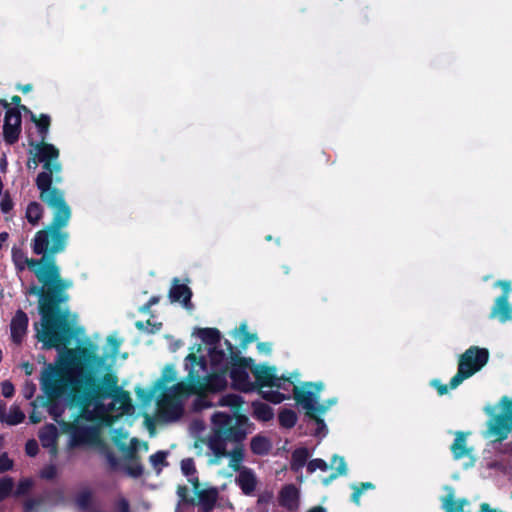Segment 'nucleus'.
<instances>
[{"label":"nucleus","mask_w":512,"mask_h":512,"mask_svg":"<svg viewBox=\"0 0 512 512\" xmlns=\"http://www.w3.org/2000/svg\"><path fill=\"white\" fill-rule=\"evenodd\" d=\"M274 498L273 492L264 491L258 497V506L261 510H266L267 506L272 502Z\"/></svg>","instance_id":"40"},{"label":"nucleus","mask_w":512,"mask_h":512,"mask_svg":"<svg viewBox=\"0 0 512 512\" xmlns=\"http://www.w3.org/2000/svg\"><path fill=\"white\" fill-rule=\"evenodd\" d=\"M65 227L67 225L55 224V221H52L45 229L39 230L32 241L33 252L36 255H54L62 252L69 238V234L63 230Z\"/></svg>","instance_id":"7"},{"label":"nucleus","mask_w":512,"mask_h":512,"mask_svg":"<svg viewBox=\"0 0 512 512\" xmlns=\"http://www.w3.org/2000/svg\"><path fill=\"white\" fill-rule=\"evenodd\" d=\"M45 144H46V143H44V142L39 143V145H45ZM37 146H38V144H36V145L34 146L35 157H36L37 159H33V160H29V161H28V164H27V165H28V167H29V168H34V169H35V168L37 167V165H38V162H41V161L39 160L38 151H37Z\"/></svg>","instance_id":"56"},{"label":"nucleus","mask_w":512,"mask_h":512,"mask_svg":"<svg viewBox=\"0 0 512 512\" xmlns=\"http://www.w3.org/2000/svg\"><path fill=\"white\" fill-rule=\"evenodd\" d=\"M121 342L122 341L116 336L108 337L107 344L110 347V352L113 357L118 353Z\"/></svg>","instance_id":"44"},{"label":"nucleus","mask_w":512,"mask_h":512,"mask_svg":"<svg viewBox=\"0 0 512 512\" xmlns=\"http://www.w3.org/2000/svg\"><path fill=\"white\" fill-rule=\"evenodd\" d=\"M214 372L209 374L205 361L194 353L186 357L188 375L185 381L179 382L169 389L158 402L159 415L167 420L178 419L183 413V401L192 393L205 390L221 391L227 385L226 373L229 368V358L225 353L212 350L210 352Z\"/></svg>","instance_id":"2"},{"label":"nucleus","mask_w":512,"mask_h":512,"mask_svg":"<svg viewBox=\"0 0 512 512\" xmlns=\"http://www.w3.org/2000/svg\"><path fill=\"white\" fill-rule=\"evenodd\" d=\"M12 207V200L8 196H5L0 200V208L4 213L9 212L12 209Z\"/></svg>","instance_id":"52"},{"label":"nucleus","mask_w":512,"mask_h":512,"mask_svg":"<svg viewBox=\"0 0 512 512\" xmlns=\"http://www.w3.org/2000/svg\"><path fill=\"white\" fill-rule=\"evenodd\" d=\"M331 468L336 470V472H337L336 474L332 475L333 477H336L338 475H345L347 472V466H346L344 459L337 455H335L332 458Z\"/></svg>","instance_id":"37"},{"label":"nucleus","mask_w":512,"mask_h":512,"mask_svg":"<svg viewBox=\"0 0 512 512\" xmlns=\"http://www.w3.org/2000/svg\"><path fill=\"white\" fill-rule=\"evenodd\" d=\"M329 468L328 464L322 459H313L308 462L307 470L309 473H313L316 470L327 471Z\"/></svg>","instance_id":"39"},{"label":"nucleus","mask_w":512,"mask_h":512,"mask_svg":"<svg viewBox=\"0 0 512 512\" xmlns=\"http://www.w3.org/2000/svg\"><path fill=\"white\" fill-rule=\"evenodd\" d=\"M28 321L29 320L26 313H24L22 310H18L15 313L10 323L11 338L13 342L17 344L22 342V339L27 332Z\"/></svg>","instance_id":"17"},{"label":"nucleus","mask_w":512,"mask_h":512,"mask_svg":"<svg viewBox=\"0 0 512 512\" xmlns=\"http://www.w3.org/2000/svg\"><path fill=\"white\" fill-rule=\"evenodd\" d=\"M30 420L32 423H39L41 421V417L39 414H37L36 412H33L31 415H30Z\"/></svg>","instance_id":"64"},{"label":"nucleus","mask_w":512,"mask_h":512,"mask_svg":"<svg viewBox=\"0 0 512 512\" xmlns=\"http://www.w3.org/2000/svg\"><path fill=\"white\" fill-rule=\"evenodd\" d=\"M39 280L49 291L61 292L72 286V282L64 280L60 276V269L55 260H46L44 257L37 260L32 270Z\"/></svg>","instance_id":"10"},{"label":"nucleus","mask_w":512,"mask_h":512,"mask_svg":"<svg viewBox=\"0 0 512 512\" xmlns=\"http://www.w3.org/2000/svg\"><path fill=\"white\" fill-rule=\"evenodd\" d=\"M452 453L455 458H463L470 454V449L466 445V435L462 432L455 434L454 443L451 446Z\"/></svg>","instance_id":"22"},{"label":"nucleus","mask_w":512,"mask_h":512,"mask_svg":"<svg viewBox=\"0 0 512 512\" xmlns=\"http://www.w3.org/2000/svg\"><path fill=\"white\" fill-rule=\"evenodd\" d=\"M496 285L504 290L503 295H509V292L511 290V283L509 281H498Z\"/></svg>","instance_id":"58"},{"label":"nucleus","mask_w":512,"mask_h":512,"mask_svg":"<svg viewBox=\"0 0 512 512\" xmlns=\"http://www.w3.org/2000/svg\"><path fill=\"white\" fill-rule=\"evenodd\" d=\"M43 287L31 286L27 293L39 296V313L41 321L35 324L37 339L43 343L44 348H60L66 346L71 338V326L64 316H53L54 303L50 292Z\"/></svg>","instance_id":"4"},{"label":"nucleus","mask_w":512,"mask_h":512,"mask_svg":"<svg viewBox=\"0 0 512 512\" xmlns=\"http://www.w3.org/2000/svg\"><path fill=\"white\" fill-rule=\"evenodd\" d=\"M38 156L43 163L44 171L36 178V185L40 191L39 198L53 211L55 224L68 225L71 218V209L64 198V193L58 188L52 187V182H60L58 174L61 172V164L57 160L59 150L52 144L38 145Z\"/></svg>","instance_id":"3"},{"label":"nucleus","mask_w":512,"mask_h":512,"mask_svg":"<svg viewBox=\"0 0 512 512\" xmlns=\"http://www.w3.org/2000/svg\"><path fill=\"white\" fill-rule=\"evenodd\" d=\"M93 492L88 487L80 488L75 496V502L80 509H87L92 502Z\"/></svg>","instance_id":"28"},{"label":"nucleus","mask_w":512,"mask_h":512,"mask_svg":"<svg viewBox=\"0 0 512 512\" xmlns=\"http://www.w3.org/2000/svg\"><path fill=\"white\" fill-rule=\"evenodd\" d=\"M40 386L50 399L66 397L73 420H59L56 407H51L50 414L70 435L72 445L96 443L100 424L111 425L134 410L129 393L118 387L115 375L106 373L98 382L92 371L63 360L44 367Z\"/></svg>","instance_id":"1"},{"label":"nucleus","mask_w":512,"mask_h":512,"mask_svg":"<svg viewBox=\"0 0 512 512\" xmlns=\"http://www.w3.org/2000/svg\"><path fill=\"white\" fill-rule=\"evenodd\" d=\"M309 457V452L306 448L296 449L292 454L291 466L294 470L302 468Z\"/></svg>","instance_id":"29"},{"label":"nucleus","mask_w":512,"mask_h":512,"mask_svg":"<svg viewBox=\"0 0 512 512\" xmlns=\"http://www.w3.org/2000/svg\"><path fill=\"white\" fill-rule=\"evenodd\" d=\"M310 416H311L312 420L314 421L315 425L317 426L316 427V435H324L325 434L324 422L321 419H319L318 417L313 416L312 414Z\"/></svg>","instance_id":"53"},{"label":"nucleus","mask_w":512,"mask_h":512,"mask_svg":"<svg viewBox=\"0 0 512 512\" xmlns=\"http://www.w3.org/2000/svg\"><path fill=\"white\" fill-rule=\"evenodd\" d=\"M25 451L29 456H35L38 452V444L35 440H29L26 443Z\"/></svg>","instance_id":"51"},{"label":"nucleus","mask_w":512,"mask_h":512,"mask_svg":"<svg viewBox=\"0 0 512 512\" xmlns=\"http://www.w3.org/2000/svg\"><path fill=\"white\" fill-rule=\"evenodd\" d=\"M189 481L193 484L195 494L191 503L197 506L201 512H211L218 499V489L215 487H200L197 478H191Z\"/></svg>","instance_id":"12"},{"label":"nucleus","mask_w":512,"mask_h":512,"mask_svg":"<svg viewBox=\"0 0 512 512\" xmlns=\"http://www.w3.org/2000/svg\"><path fill=\"white\" fill-rule=\"evenodd\" d=\"M12 260L18 271H23L25 268L33 270L37 264V260L28 258L21 249L15 247L12 249Z\"/></svg>","instance_id":"21"},{"label":"nucleus","mask_w":512,"mask_h":512,"mask_svg":"<svg viewBox=\"0 0 512 512\" xmlns=\"http://www.w3.org/2000/svg\"><path fill=\"white\" fill-rule=\"evenodd\" d=\"M195 333L208 344H214L220 339L219 331L213 328L198 329Z\"/></svg>","instance_id":"31"},{"label":"nucleus","mask_w":512,"mask_h":512,"mask_svg":"<svg viewBox=\"0 0 512 512\" xmlns=\"http://www.w3.org/2000/svg\"><path fill=\"white\" fill-rule=\"evenodd\" d=\"M277 501L286 510L295 511L299 508L300 492L294 484L284 485L278 492Z\"/></svg>","instance_id":"15"},{"label":"nucleus","mask_w":512,"mask_h":512,"mask_svg":"<svg viewBox=\"0 0 512 512\" xmlns=\"http://www.w3.org/2000/svg\"><path fill=\"white\" fill-rule=\"evenodd\" d=\"M22 368L25 371L26 375H32L34 371L33 365L28 362L23 363Z\"/></svg>","instance_id":"62"},{"label":"nucleus","mask_w":512,"mask_h":512,"mask_svg":"<svg viewBox=\"0 0 512 512\" xmlns=\"http://www.w3.org/2000/svg\"><path fill=\"white\" fill-rule=\"evenodd\" d=\"M230 376L233 386L243 392H249L255 389L256 385L251 381L247 368L243 365H234L231 369Z\"/></svg>","instance_id":"16"},{"label":"nucleus","mask_w":512,"mask_h":512,"mask_svg":"<svg viewBox=\"0 0 512 512\" xmlns=\"http://www.w3.org/2000/svg\"><path fill=\"white\" fill-rule=\"evenodd\" d=\"M250 433L249 420L245 415L224 412H215L211 417V435L209 447L214 452L215 459L211 463L217 464L226 455V442L240 443Z\"/></svg>","instance_id":"5"},{"label":"nucleus","mask_w":512,"mask_h":512,"mask_svg":"<svg viewBox=\"0 0 512 512\" xmlns=\"http://www.w3.org/2000/svg\"><path fill=\"white\" fill-rule=\"evenodd\" d=\"M32 484H33V482L31 479H28V478L22 479L17 485V488L15 490V495L21 496V495L26 494L31 489Z\"/></svg>","instance_id":"42"},{"label":"nucleus","mask_w":512,"mask_h":512,"mask_svg":"<svg viewBox=\"0 0 512 512\" xmlns=\"http://www.w3.org/2000/svg\"><path fill=\"white\" fill-rule=\"evenodd\" d=\"M434 386L437 387L439 394L443 395L448 392V388L446 385H437V382H433Z\"/></svg>","instance_id":"63"},{"label":"nucleus","mask_w":512,"mask_h":512,"mask_svg":"<svg viewBox=\"0 0 512 512\" xmlns=\"http://www.w3.org/2000/svg\"><path fill=\"white\" fill-rule=\"evenodd\" d=\"M242 403V400L239 396L235 394H227L222 396L219 399L218 405L219 406H228L232 408H238Z\"/></svg>","instance_id":"35"},{"label":"nucleus","mask_w":512,"mask_h":512,"mask_svg":"<svg viewBox=\"0 0 512 512\" xmlns=\"http://www.w3.org/2000/svg\"><path fill=\"white\" fill-rule=\"evenodd\" d=\"M13 486L14 482L12 478L4 477L0 479V501L11 493Z\"/></svg>","instance_id":"38"},{"label":"nucleus","mask_w":512,"mask_h":512,"mask_svg":"<svg viewBox=\"0 0 512 512\" xmlns=\"http://www.w3.org/2000/svg\"><path fill=\"white\" fill-rule=\"evenodd\" d=\"M40 501L37 499H28L24 504L25 512H32L38 505Z\"/></svg>","instance_id":"54"},{"label":"nucleus","mask_w":512,"mask_h":512,"mask_svg":"<svg viewBox=\"0 0 512 512\" xmlns=\"http://www.w3.org/2000/svg\"><path fill=\"white\" fill-rule=\"evenodd\" d=\"M238 472L236 477L237 484L245 495H252L258 483L255 473L247 467H242Z\"/></svg>","instance_id":"18"},{"label":"nucleus","mask_w":512,"mask_h":512,"mask_svg":"<svg viewBox=\"0 0 512 512\" xmlns=\"http://www.w3.org/2000/svg\"><path fill=\"white\" fill-rule=\"evenodd\" d=\"M250 447L253 453L264 455L270 451L271 443L266 437L258 435L252 438Z\"/></svg>","instance_id":"25"},{"label":"nucleus","mask_w":512,"mask_h":512,"mask_svg":"<svg viewBox=\"0 0 512 512\" xmlns=\"http://www.w3.org/2000/svg\"><path fill=\"white\" fill-rule=\"evenodd\" d=\"M158 301H159L158 297H152L146 305H144L143 307L140 308V310L142 312H147L150 309V307L152 305L158 303Z\"/></svg>","instance_id":"59"},{"label":"nucleus","mask_w":512,"mask_h":512,"mask_svg":"<svg viewBox=\"0 0 512 512\" xmlns=\"http://www.w3.org/2000/svg\"><path fill=\"white\" fill-rule=\"evenodd\" d=\"M226 456H228L230 459L229 466L234 470L240 471V469L242 468L240 464L244 459L243 446L240 445L239 443H236V446L232 451H226ZM223 457H225V455Z\"/></svg>","instance_id":"27"},{"label":"nucleus","mask_w":512,"mask_h":512,"mask_svg":"<svg viewBox=\"0 0 512 512\" xmlns=\"http://www.w3.org/2000/svg\"><path fill=\"white\" fill-rule=\"evenodd\" d=\"M210 392V390H205L202 392L195 393L197 395V398L194 401V409L195 410H202L205 408H209L212 406V404L207 400L206 393ZM216 391H211V393H215Z\"/></svg>","instance_id":"36"},{"label":"nucleus","mask_w":512,"mask_h":512,"mask_svg":"<svg viewBox=\"0 0 512 512\" xmlns=\"http://www.w3.org/2000/svg\"><path fill=\"white\" fill-rule=\"evenodd\" d=\"M57 437L58 431L56 426H54L53 424L44 426L39 432V439L41 441L42 446L45 448H49L53 455H55L57 452Z\"/></svg>","instance_id":"20"},{"label":"nucleus","mask_w":512,"mask_h":512,"mask_svg":"<svg viewBox=\"0 0 512 512\" xmlns=\"http://www.w3.org/2000/svg\"><path fill=\"white\" fill-rule=\"evenodd\" d=\"M2 394L6 398H11L14 394V386L9 381H4L1 385Z\"/></svg>","instance_id":"49"},{"label":"nucleus","mask_w":512,"mask_h":512,"mask_svg":"<svg viewBox=\"0 0 512 512\" xmlns=\"http://www.w3.org/2000/svg\"><path fill=\"white\" fill-rule=\"evenodd\" d=\"M57 473H58V470H57L56 466L49 465L41 471V477L50 480V479L55 478L57 476Z\"/></svg>","instance_id":"47"},{"label":"nucleus","mask_w":512,"mask_h":512,"mask_svg":"<svg viewBox=\"0 0 512 512\" xmlns=\"http://www.w3.org/2000/svg\"><path fill=\"white\" fill-rule=\"evenodd\" d=\"M13 461L8 458L7 454L0 456V473L8 471L12 468Z\"/></svg>","instance_id":"48"},{"label":"nucleus","mask_w":512,"mask_h":512,"mask_svg":"<svg viewBox=\"0 0 512 512\" xmlns=\"http://www.w3.org/2000/svg\"><path fill=\"white\" fill-rule=\"evenodd\" d=\"M491 317L498 318L501 322L512 320V306L508 303L507 295H502L496 299Z\"/></svg>","instance_id":"19"},{"label":"nucleus","mask_w":512,"mask_h":512,"mask_svg":"<svg viewBox=\"0 0 512 512\" xmlns=\"http://www.w3.org/2000/svg\"><path fill=\"white\" fill-rule=\"evenodd\" d=\"M489 353L484 348L472 346L467 349L459 358L458 371L451 379L449 386L455 389L465 379L478 372L488 361Z\"/></svg>","instance_id":"8"},{"label":"nucleus","mask_w":512,"mask_h":512,"mask_svg":"<svg viewBox=\"0 0 512 512\" xmlns=\"http://www.w3.org/2000/svg\"><path fill=\"white\" fill-rule=\"evenodd\" d=\"M484 412L488 416L484 436L495 441L506 439L512 432V397L503 396L496 404L486 405Z\"/></svg>","instance_id":"6"},{"label":"nucleus","mask_w":512,"mask_h":512,"mask_svg":"<svg viewBox=\"0 0 512 512\" xmlns=\"http://www.w3.org/2000/svg\"><path fill=\"white\" fill-rule=\"evenodd\" d=\"M21 126V115L18 111L10 109L6 112L3 134L8 144H13L18 140Z\"/></svg>","instance_id":"14"},{"label":"nucleus","mask_w":512,"mask_h":512,"mask_svg":"<svg viewBox=\"0 0 512 512\" xmlns=\"http://www.w3.org/2000/svg\"><path fill=\"white\" fill-rule=\"evenodd\" d=\"M127 438H128V434L127 433H124V432L119 431V430H115L113 432V440H114V442L119 447H121L124 451L126 450L125 449V441L127 440Z\"/></svg>","instance_id":"45"},{"label":"nucleus","mask_w":512,"mask_h":512,"mask_svg":"<svg viewBox=\"0 0 512 512\" xmlns=\"http://www.w3.org/2000/svg\"><path fill=\"white\" fill-rule=\"evenodd\" d=\"M258 349L260 352H263V353H270L271 351V346L269 343H259L258 344Z\"/></svg>","instance_id":"61"},{"label":"nucleus","mask_w":512,"mask_h":512,"mask_svg":"<svg viewBox=\"0 0 512 512\" xmlns=\"http://www.w3.org/2000/svg\"><path fill=\"white\" fill-rule=\"evenodd\" d=\"M322 385L313 383H305L302 386L293 385L294 398L298 404L307 410V414L311 415L312 412L323 413L327 407L318 404V394Z\"/></svg>","instance_id":"11"},{"label":"nucleus","mask_w":512,"mask_h":512,"mask_svg":"<svg viewBox=\"0 0 512 512\" xmlns=\"http://www.w3.org/2000/svg\"><path fill=\"white\" fill-rule=\"evenodd\" d=\"M44 213V209L38 202H31L26 208V219L32 225L38 224Z\"/></svg>","instance_id":"26"},{"label":"nucleus","mask_w":512,"mask_h":512,"mask_svg":"<svg viewBox=\"0 0 512 512\" xmlns=\"http://www.w3.org/2000/svg\"><path fill=\"white\" fill-rule=\"evenodd\" d=\"M35 122H36L37 126L39 127V130H40V133L42 136V140H44L46 137V134L48 132L49 125H50V118L47 115H41L38 120H35Z\"/></svg>","instance_id":"41"},{"label":"nucleus","mask_w":512,"mask_h":512,"mask_svg":"<svg viewBox=\"0 0 512 512\" xmlns=\"http://www.w3.org/2000/svg\"><path fill=\"white\" fill-rule=\"evenodd\" d=\"M246 328L247 327H246L245 324H243L241 326V328H240L241 331H243V340H242L243 345H246V344H248V343H250V342H252V341H254L256 339V337L254 335H248V333L246 331Z\"/></svg>","instance_id":"55"},{"label":"nucleus","mask_w":512,"mask_h":512,"mask_svg":"<svg viewBox=\"0 0 512 512\" xmlns=\"http://www.w3.org/2000/svg\"><path fill=\"white\" fill-rule=\"evenodd\" d=\"M36 391V385L32 382H26L23 388V396L26 399H31Z\"/></svg>","instance_id":"50"},{"label":"nucleus","mask_w":512,"mask_h":512,"mask_svg":"<svg viewBox=\"0 0 512 512\" xmlns=\"http://www.w3.org/2000/svg\"><path fill=\"white\" fill-rule=\"evenodd\" d=\"M139 445L140 442L136 438H132L129 447L124 452L123 469L132 477L141 476L143 473V466L136 456V450Z\"/></svg>","instance_id":"13"},{"label":"nucleus","mask_w":512,"mask_h":512,"mask_svg":"<svg viewBox=\"0 0 512 512\" xmlns=\"http://www.w3.org/2000/svg\"><path fill=\"white\" fill-rule=\"evenodd\" d=\"M445 490H446L447 494H446V496H444L442 498L443 508L446 511H449V510H462L464 504L466 503V501L465 500H460V501L457 502L455 500L454 490L451 487L447 486V487H445Z\"/></svg>","instance_id":"23"},{"label":"nucleus","mask_w":512,"mask_h":512,"mask_svg":"<svg viewBox=\"0 0 512 512\" xmlns=\"http://www.w3.org/2000/svg\"><path fill=\"white\" fill-rule=\"evenodd\" d=\"M181 470L186 476H192L195 473L194 461L191 458L181 461Z\"/></svg>","instance_id":"43"},{"label":"nucleus","mask_w":512,"mask_h":512,"mask_svg":"<svg viewBox=\"0 0 512 512\" xmlns=\"http://www.w3.org/2000/svg\"><path fill=\"white\" fill-rule=\"evenodd\" d=\"M116 512H130V505L126 498L118 497L115 502Z\"/></svg>","instance_id":"46"},{"label":"nucleus","mask_w":512,"mask_h":512,"mask_svg":"<svg viewBox=\"0 0 512 512\" xmlns=\"http://www.w3.org/2000/svg\"><path fill=\"white\" fill-rule=\"evenodd\" d=\"M279 421L283 427L291 428L296 424L297 416L292 410H283L279 414Z\"/></svg>","instance_id":"34"},{"label":"nucleus","mask_w":512,"mask_h":512,"mask_svg":"<svg viewBox=\"0 0 512 512\" xmlns=\"http://www.w3.org/2000/svg\"><path fill=\"white\" fill-rule=\"evenodd\" d=\"M363 493V491L359 488V487H354V492L352 494V500L356 503V504H359V501H360V497H361V494Z\"/></svg>","instance_id":"60"},{"label":"nucleus","mask_w":512,"mask_h":512,"mask_svg":"<svg viewBox=\"0 0 512 512\" xmlns=\"http://www.w3.org/2000/svg\"><path fill=\"white\" fill-rule=\"evenodd\" d=\"M254 415L257 419L261 421H268L272 419L273 412L272 409L263 403L254 404Z\"/></svg>","instance_id":"32"},{"label":"nucleus","mask_w":512,"mask_h":512,"mask_svg":"<svg viewBox=\"0 0 512 512\" xmlns=\"http://www.w3.org/2000/svg\"><path fill=\"white\" fill-rule=\"evenodd\" d=\"M25 419V414L21 409L13 405L10 407L9 412L5 414L4 423L8 425H17Z\"/></svg>","instance_id":"30"},{"label":"nucleus","mask_w":512,"mask_h":512,"mask_svg":"<svg viewBox=\"0 0 512 512\" xmlns=\"http://www.w3.org/2000/svg\"><path fill=\"white\" fill-rule=\"evenodd\" d=\"M187 493H188L187 487H185V486L178 487L177 495L179 496L181 502H184L187 500Z\"/></svg>","instance_id":"57"},{"label":"nucleus","mask_w":512,"mask_h":512,"mask_svg":"<svg viewBox=\"0 0 512 512\" xmlns=\"http://www.w3.org/2000/svg\"><path fill=\"white\" fill-rule=\"evenodd\" d=\"M169 297L172 302L182 301L184 304H186L191 297V292L187 286L175 284L170 289Z\"/></svg>","instance_id":"24"},{"label":"nucleus","mask_w":512,"mask_h":512,"mask_svg":"<svg viewBox=\"0 0 512 512\" xmlns=\"http://www.w3.org/2000/svg\"><path fill=\"white\" fill-rule=\"evenodd\" d=\"M167 455V452L158 451L157 453L150 456V463L157 472H160L163 467L168 465L166 461Z\"/></svg>","instance_id":"33"},{"label":"nucleus","mask_w":512,"mask_h":512,"mask_svg":"<svg viewBox=\"0 0 512 512\" xmlns=\"http://www.w3.org/2000/svg\"><path fill=\"white\" fill-rule=\"evenodd\" d=\"M253 373L255 375L257 383L261 387H269V390H263L262 394L263 397L273 403H281L284 401L287 397L281 393L278 390H273V387H276L277 389H284L285 384L289 383L293 384V381L291 380V377H278L275 373V368L267 367V366H257Z\"/></svg>","instance_id":"9"}]
</instances>
